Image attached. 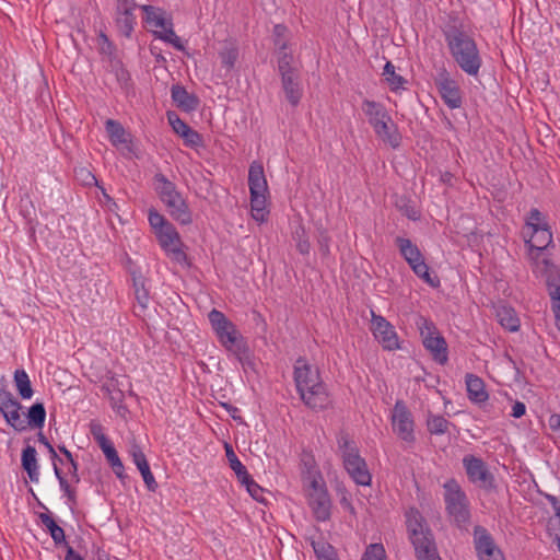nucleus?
Returning a JSON list of instances; mask_svg holds the SVG:
<instances>
[{"mask_svg": "<svg viewBox=\"0 0 560 560\" xmlns=\"http://www.w3.org/2000/svg\"><path fill=\"white\" fill-rule=\"evenodd\" d=\"M443 35L452 58L458 68L470 77H477L482 58L475 38L462 25L448 24Z\"/></svg>", "mask_w": 560, "mask_h": 560, "instance_id": "obj_1", "label": "nucleus"}, {"mask_svg": "<svg viewBox=\"0 0 560 560\" xmlns=\"http://www.w3.org/2000/svg\"><path fill=\"white\" fill-rule=\"evenodd\" d=\"M406 526L417 560H441L432 530L417 509L406 512Z\"/></svg>", "mask_w": 560, "mask_h": 560, "instance_id": "obj_2", "label": "nucleus"}, {"mask_svg": "<svg viewBox=\"0 0 560 560\" xmlns=\"http://www.w3.org/2000/svg\"><path fill=\"white\" fill-rule=\"evenodd\" d=\"M221 345L243 364L249 363V350L236 326L220 311L213 308L208 315Z\"/></svg>", "mask_w": 560, "mask_h": 560, "instance_id": "obj_3", "label": "nucleus"}, {"mask_svg": "<svg viewBox=\"0 0 560 560\" xmlns=\"http://www.w3.org/2000/svg\"><path fill=\"white\" fill-rule=\"evenodd\" d=\"M362 110L368 117L369 124L373 127L375 135L392 148H398L401 137L384 105L364 100Z\"/></svg>", "mask_w": 560, "mask_h": 560, "instance_id": "obj_4", "label": "nucleus"}, {"mask_svg": "<svg viewBox=\"0 0 560 560\" xmlns=\"http://www.w3.org/2000/svg\"><path fill=\"white\" fill-rule=\"evenodd\" d=\"M155 190L166 206L170 215L183 225L192 222L191 212L182 194L176 189L174 183L168 180L162 173L154 176Z\"/></svg>", "mask_w": 560, "mask_h": 560, "instance_id": "obj_5", "label": "nucleus"}, {"mask_svg": "<svg viewBox=\"0 0 560 560\" xmlns=\"http://www.w3.org/2000/svg\"><path fill=\"white\" fill-rule=\"evenodd\" d=\"M527 256L530 261L533 272L537 277H547L551 308L555 313L556 325L558 329H560V279H551L555 266L547 257L545 250L529 249Z\"/></svg>", "mask_w": 560, "mask_h": 560, "instance_id": "obj_6", "label": "nucleus"}, {"mask_svg": "<svg viewBox=\"0 0 560 560\" xmlns=\"http://www.w3.org/2000/svg\"><path fill=\"white\" fill-rule=\"evenodd\" d=\"M338 446L341 452L343 466L351 479L359 486H370L372 476L366 462L360 456L359 450L347 434L338 438Z\"/></svg>", "mask_w": 560, "mask_h": 560, "instance_id": "obj_7", "label": "nucleus"}, {"mask_svg": "<svg viewBox=\"0 0 560 560\" xmlns=\"http://www.w3.org/2000/svg\"><path fill=\"white\" fill-rule=\"evenodd\" d=\"M443 488L447 514L458 526L465 525L470 517L469 502L466 493L455 479L447 480Z\"/></svg>", "mask_w": 560, "mask_h": 560, "instance_id": "obj_8", "label": "nucleus"}, {"mask_svg": "<svg viewBox=\"0 0 560 560\" xmlns=\"http://www.w3.org/2000/svg\"><path fill=\"white\" fill-rule=\"evenodd\" d=\"M21 404L14 398L11 392L0 389V411L5 420L18 431H23L27 427H35V404L32 405L26 413L21 415Z\"/></svg>", "mask_w": 560, "mask_h": 560, "instance_id": "obj_9", "label": "nucleus"}, {"mask_svg": "<svg viewBox=\"0 0 560 560\" xmlns=\"http://www.w3.org/2000/svg\"><path fill=\"white\" fill-rule=\"evenodd\" d=\"M306 490L307 503L313 516L318 522H326L331 515V500L320 475H311Z\"/></svg>", "mask_w": 560, "mask_h": 560, "instance_id": "obj_10", "label": "nucleus"}, {"mask_svg": "<svg viewBox=\"0 0 560 560\" xmlns=\"http://www.w3.org/2000/svg\"><path fill=\"white\" fill-rule=\"evenodd\" d=\"M293 56L283 52L278 56V72L281 77L282 90L292 106H296L302 97V88L299 70L292 65Z\"/></svg>", "mask_w": 560, "mask_h": 560, "instance_id": "obj_11", "label": "nucleus"}, {"mask_svg": "<svg viewBox=\"0 0 560 560\" xmlns=\"http://www.w3.org/2000/svg\"><path fill=\"white\" fill-rule=\"evenodd\" d=\"M417 326L422 337L424 348L431 353L432 358L440 364H445L448 360L447 345L435 325L423 316L417 320Z\"/></svg>", "mask_w": 560, "mask_h": 560, "instance_id": "obj_12", "label": "nucleus"}, {"mask_svg": "<svg viewBox=\"0 0 560 560\" xmlns=\"http://www.w3.org/2000/svg\"><path fill=\"white\" fill-rule=\"evenodd\" d=\"M463 465L470 482L485 490L494 489V476L481 458L466 455Z\"/></svg>", "mask_w": 560, "mask_h": 560, "instance_id": "obj_13", "label": "nucleus"}, {"mask_svg": "<svg viewBox=\"0 0 560 560\" xmlns=\"http://www.w3.org/2000/svg\"><path fill=\"white\" fill-rule=\"evenodd\" d=\"M392 427L394 432L405 442L415 441V422L411 412L402 400H397L392 411Z\"/></svg>", "mask_w": 560, "mask_h": 560, "instance_id": "obj_14", "label": "nucleus"}, {"mask_svg": "<svg viewBox=\"0 0 560 560\" xmlns=\"http://www.w3.org/2000/svg\"><path fill=\"white\" fill-rule=\"evenodd\" d=\"M156 237L161 247L173 260L179 264L186 260V254L182 249L180 236L173 224L164 225V230L159 231Z\"/></svg>", "mask_w": 560, "mask_h": 560, "instance_id": "obj_15", "label": "nucleus"}, {"mask_svg": "<svg viewBox=\"0 0 560 560\" xmlns=\"http://www.w3.org/2000/svg\"><path fill=\"white\" fill-rule=\"evenodd\" d=\"M294 381L298 393L324 383L320 378L318 368L307 363L303 358H299L294 364Z\"/></svg>", "mask_w": 560, "mask_h": 560, "instance_id": "obj_16", "label": "nucleus"}, {"mask_svg": "<svg viewBox=\"0 0 560 560\" xmlns=\"http://www.w3.org/2000/svg\"><path fill=\"white\" fill-rule=\"evenodd\" d=\"M474 540L479 560H504L503 553L495 546L491 535L485 527H475Z\"/></svg>", "mask_w": 560, "mask_h": 560, "instance_id": "obj_17", "label": "nucleus"}, {"mask_svg": "<svg viewBox=\"0 0 560 560\" xmlns=\"http://www.w3.org/2000/svg\"><path fill=\"white\" fill-rule=\"evenodd\" d=\"M372 331L384 349L395 350L399 348L398 336L394 326L383 316L375 315L374 312H372Z\"/></svg>", "mask_w": 560, "mask_h": 560, "instance_id": "obj_18", "label": "nucleus"}, {"mask_svg": "<svg viewBox=\"0 0 560 560\" xmlns=\"http://www.w3.org/2000/svg\"><path fill=\"white\" fill-rule=\"evenodd\" d=\"M435 84L444 103L451 108H459L462 106V95L458 84L453 80L446 70L439 73Z\"/></svg>", "mask_w": 560, "mask_h": 560, "instance_id": "obj_19", "label": "nucleus"}, {"mask_svg": "<svg viewBox=\"0 0 560 560\" xmlns=\"http://www.w3.org/2000/svg\"><path fill=\"white\" fill-rule=\"evenodd\" d=\"M303 402L313 410H323L331 405L330 395L325 383L314 386V388L300 392Z\"/></svg>", "mask_w": 560, "mask_h": 560, "instance_id": "obj_20", "label": "nucleus"}, {"mask_svg": "<svg viewBox=\"0 0 560 560\" xmlns=\"http://www.w3.org/2000/svg\"><path fill=\"white\" fill-rule=\"evenodd\" d=\"M129 454L131 455L135 465L139 469L148 490L155 491L158 488V482L151 472L149 463L140 446L132 444L129 448Z\"/></svg>", "mask_w": 560, "mask_h": 560, "instance_id": "obj_21", "label": "nucleus"}, {"mask_svg": "<svg viewBox=\"0 0 560 560\" xmlns=\"http://www.w3.org/2000/svg\"><path fill=\"white\" fill-rule=\"evenodd\" d=\"M525 243L529 249L546 250L552 243V233L549 225L524 232Z\"/></svg>", "mask_w": 560, "mask_h": 560, "instance_id": "obj_22", "label": "nucleus"}, {"mask_svg": "<svg viewBox=\"0 0 560 560\" xmlns=\"http://www.w3.org/2000/svg\"><path fill=\"white\" fill-rule=\"evenodd\" d=\"M248 186L250 195L267 194L268 184L260 162L254 161L248 170Z\"/></svg>", "mask_w": 560, "mask_h": 560, "instance_id": "obj_23", "label": "nucleus"}, {"mask_svg": "<svg viewBox=\"0 0 560 560\" xmlns=\"http://www.w3.org/2000/svg\"><path fill=\"white\" fill-rule=\"evenodd\" d=\"M171 94L176 106L185 112L196 110L199 105L198 97L188 93V91L182 85H173Z\"/></svg>", "mask_w": 560, "mask_h": 560, "instance_id": "obj_24", "label": "nucleus"}, {"mask_svg": "<svg viewBox=\"0 0 560 560\" xmlns=\"http://www.w3.org/2000/svg\"><path fill=\"white\" fill-rule=\"evenodd\" d=\"M466 387L468 397L471 401L480 404L488 399V393L486 392L485 383L479 376L475 374H467Z\"/></svg>", "mask_w": 560, "mask_h": 560, "instance_id": "obj_25", "label": "nucleus"}, {"mask_svg": "<svg viewBox=\"0 0 560 560\" xmlns=\"http://www.w3.org/2000/svg\"><path fill=\"white\" fill-rule=\"evenodd\" d=\"M412 271L422 279L425 283L435 288L440 284L438 278H432L429 272V266L427 265L423 255H419L417 257L410 258L406 260Z\"/></svg>", "mask_w": 560, "mask_h": 560, "instance_id": "obj_26", "label": "nucleus"}, {"mask_svg": "<svg viewBox=\"0 0 560 560\" xmlns=\"http://www.w3.org/2000/svg\"><path fill=\"white\" fill-rule=\"evenodd\" d=\"M105 128L113 145L127 144L129 142V133L119 121L107 119Z\"/></svg>", "mask_w": 560, "mask_h": 560, "instance_id": "obj_27", "label": "nucleus"}, {"mask_svg": "<svg viewBox=\"0 0 560 560\" xmlns=\"http://www.w3.org/2000/svg\"><path fill=\"white\" fill-rule=\"evenodd\" d=\"M497 317L502 327L509 331H517L520 328V318L515 311L509 306H500L497 310Z\"/></svg>", "mask_w": 560, "mask_h": 560, "instance_id": "obj_28", "label": "nucleus"}, {"mask_svg": "<svg viewBox=\"0 0 560 560\" xmlns=\"http://www.w3.org/2000/svg\"><path fill=\"white\" fill-rule=\"evenodd\" d=\"M103 453L105 454L106 459L112 466L113 471L119 479H124L125 476V468L124 465L117 454V451L115 450L114 445L110 443V441L104 443L103 445H100Z\"/></svg>", "mask_w": 560, "mask_h": 560, "instance_id": "obj_29", "label": "nucleus"}, {"mask_svg": "<svg viewBox=\"0 0 560 560\" xmlns=\"http://www.w3.org/2000/svg\"><path fill=\"white\" fill-rule=\"evenodd\" d=\"M141 9L145 13V21L150 26L162 30L172 23L171 20L165 18V12L159 8L142 5Z\"/></svg>", "mask_w": 560, "mask_h": 560, "instance_id": "obj_30", "label": "nucleus"}, {"mask_svg": "<svg viewBox=\"0 0 560 560\" xmlns=\"http://www.w3.org/2000/svg\"><path fill=\"white\" fill-rule=\"evenodd\" d=\"M38 518L46 526L56 545L66 542L65 530L56 523V521L49 514L39 513Z\"/></svg>", "mask_w": 560, "mask_h": 560, "instance_id": "obj_31", "label": "nucleus"}, {"mask_svg": "<svg viewBox=\"0 0 560 560\" xmlns=\"http://www.w3.org/2000/svg\"><path fill=\"white\" fill-rule=\"evenodd\" d=\"M219 57L221 59L222 67L226 71H231L238 58L237 46L233 43H226L219 51Z\"/></svg>", "mask_w": 560, "mask_h": 560, "instance_id": "obj_32", "label": "nucleus"}, {"mask_svg": "<svg viewBox=\"0 0 560 560\" xmlns=\"http://www.w3.org/2000/svg\"><path fill=\"white\" fill-rule=\"evenodd\" d=\"M37 441L40 442L46 447V450L50 454L51 459L56 460V458L58 457L56 451L54 450L51 444L47 441V439L43 435V433L40 431L37 432ZM54 467H55L56 476L59 479L61 489L68 494L69 498H71L72 491L70 489V486L67 482V480L60 475L56 462H54Z\"/></svg>", "mask_w": 560, "mask_h": 560, "instance_id": "obj_33", "label": "nucleus"}, {"mask_svg": "<svg viewBox=\"0 0 560 560\" xmlns=\"http://www.w3.org/2000/svg\"><path fill=\"white\" fill-rule=\"evenodd\" d=\"M14 383L20 396L23 399H30L33 396V388L30 377L23 369H18L14 372Z\"/></svg>", "mask_w": 560, "mask_h": 560, "instance_id": "obj_34", "label": "nucleus"}, {"mask_svg": "<svg viewBox=\"0 0 560 560\" xmlns=\"http://www.w3.org/2000/svg\"><path fill=\"white\" fill-rule=\"evenodd\" d=\"M451 422L443 416L430 413L427 419L428 431L431 434L441 435L447 432Z\"/></svg>", "mask_w": 560, "mask_h": 560, "instance_id": "obj_35", "label": "nucleus"}, {"mask_svg": "<svg viewBox=\"0 0 560 560\" xmlns=\"http://www.w3.org/2000/svg\"><path fill=\"white\" fill-rule=\"evenodd\" d=\"M115 23L119 31V33L126 37H130L133 32V27L136 24V15L135 14H125L115 12Z\"/></svg>", "mask_w": 560, "mask_h": 560, "instance_id": "obj_36", "label": "nucleus"}, {"mask_svg": "<svg viewBox=\"0 0 560 560\" xmlns=\"http://www.w3.org/2000/svg\"><path fill=\"white\" fill-rule=\"evenodd\" d=\"M153 35L162 39L171 45L177 50H184V45L182 44L180 38L175 34L173 30V23H170L167 26L160 31H153Z\"/></svg>", "mask_w": 560, "mask_h": 560, "instance_id": "obj_37", "label": "nucleus"}, {"mask_svg": "<svg viewBox=\"0 0 560 560\" xmlns=\"http://www.w3.org/2000/svg\"><path fill=\"white\" fill-rule=\"evenodd\" d=\"M225 454L226 458L229 460L231 469L236 474L238 480L240 479H247L248 472L246 467L240 462L236 454L234 453L232 446L228 443H225Z\"/></svg>", "mask_w": 560, "mask_h": 560, "instance_id": "obj_38", "label": "nucleus"}, {"mask_svg": "<svg viewBox=\"0 0 560 560\" xmlns=\"http://www.w3.org/2000/svg\"><path fill=\"white\" fill-rule=\"evenodd\" d=\"M395 244L397 245L399 253L405 260L421 255L419 247L416 244H413L409 238L397 236L395 238Z\"/></svg>", "mask_w": 560, "mask_h": 560, "instance_id": "obj_39", "label": "nucleus"}, {"mask_svg": "<svg viewBox=\"0 0 560 560\" xmlns=\"http://www.w3.org/2000/svg\"><path fill=\"white\" fill-rule=\"evenodd\" d=\"M19 207H20V213L26 220V225H27V231L30 233V236L33 237L35 234V225L33 223V218H32L33 202H32L31 197L28 195H25L24 197H22L20 200Z\"/></svg>", "mask_w": 560, "mask_h": 560, "instance_id": "obj_40", "label": "nucleus"}, {"mask_svg": "<svg viewBox=\"0 0 560 560\" xmlns=\"http://www.w3.org/2000/svg\"><path fill=\"white\" fill-rule=\"evenodd\" d=\"M22 466L31 481L35 480V447L26 445L22 453Z\"/></svg>", "mask_w": 560, "mask_h": 560, "instance_id": "obj_41", "label": "nucleus"}, {"mask_svg": "<svg viewBox=\"0 0 560 560\" xmlns=\"http://www.w3.org/2000/svg\"><path fill=\"white\" fill-rule=\"evenodd\" d=\"M293 240L295 241L296 249L300 254L307 255L310 253L311 244L306 234V230L303 225L295 228L293 232Z\"/></svg>", "mask_w": 560, "mask_h": 560, "instance_id": "obj_42", "label": "nucleus"}, {"mask_svg": "<svg viewBox=\"0 0 560 560\" xmlns=\"http://www.w3.org/2000/svg\"><path fill=\"white\" fill-rule=\"evenodd\" d=\"M288 28L283 24H276L273 27V43L278 48V55L282 56L283 52H287L288 40H287Z\"/></svg>", "mask_w": 560, "mask_h": 560, "instance_id": "obj_43", "label": "nucleus"}, {"mask_svg": "<svg viewBox=\"0 0 560 560\" xmlns=\"http://www.w3.org/2000/svg\"><path fill=\"white\" fill-rule=\"evenodd\" d=\"M311 545L318 560H332L336 558V553L331 545L325 541L315 540H312Z\"/></svg>", "mask_w": 560, "mask_h": 560, "instance_id": "obj_44", "label": "nucleus"}, {"mask_svg": "<svg viewBox=\"0 0 560 560\" xmlns=\"http://www.w3.org/2000/svg\"><path fill=\"white\" fill-rule=\"evenodd\" d=\"M383 75L393 90L401 88L405 83V79L395 72V67L390 61H387L384 66Z\"/></svg>", "mask_w": 560, "mask_h": 560, "instance_id": "obj_45", "label": "nucleus"}, {"mask_svg": "<svg viewBox=\"0 0 560 560\" xmlns=\"http://www.w3.org/2000/svg\"><path fill=\"white\" fill-rule=\"evenodd\" d=\"M544 226H548V223L545 221L542 213L538 209L533 208L526 218L525 232Z\"/></svg>", "mask_w": 560, "mask_h": 560, "instance_id": "obj_46", "label": "nucleus"}, {"mask_svg": "<svg viewBox=\"0 0 560 560\" xmlns=\"http://www.w3.org/2000/svg\"><path fill=\"white\" fill-rule=\"evenodd\" d=\"M361 560H387L382 544H371L366 547Z\"/></svg>", "mask_w": 560, "mask_h": 560, "instance_id": "obj_47", "label": "nucleus"}, {"mask_svg": "<svg viewBox=\"0 0 560 560\" xmlns=\"http://www.w3.org/2000/svg\"><path fill=\"white\" fill-rule=\"evenodd\" d=\"M240 481L246 486V489L253 499H255L258 502L265 501L262 495V488L259 485H257L249 475L247 479H240Z\"/></svg>", "mask_w": 560, "mask_h": 560, "instance_id": "obj_48", "label": "nucleus"}, {"mask_svg": "<svg viewBox=\"0 0 560 560\" xmlns=\"http://www.w3.org/2000/svg\"><path fill=\"white\" fill-rule=\"evenodd\" d=\"M112 70L115 72L117 81L121 86H127L130 81L129 72L124 68L120 60H112Z\"/></svg>", "mask_w": 560, "mask_h": 560, "instance_id": "obj_49", "label": "nucleus"}, {"mask_svg": "<svg viewBox=\"0 0 560 560\" xmlns=\"http://www.w3.org/2000/svg\"><path fill=\"white\" fill-rule=\"evenodd\" d=\"M149 223L154 229L155 234L159 231L164 230V225H171L172 224L162 214H160L155 210H150V212H149Z\"/></svg>", "mask_w": 560, "mask_h": 560, "instance_id": "obj_50", "label": "nucleus"}, {"mask_svg": "<svg viewBox=\"0 0 560 560\" xmlns=\"http://www.w3.org/2000/svg\"><path fill=\"white\" fill-rule=\"evenodd\" d=\"M90 433L97 442L98 446L109 441L107 436L104 434V429L100 422L92 421L90 423Z\"/></svg>", "mask_w": 560, "mask_h": 560, "instance_id": "obj_51", "label": "nucleus"}, {"mask_svg": "<svg viewBox=\"0 0 560 560\" xmlns=\"http://www.w3.org/2000/svg\"><path fill=\"white\" fill-rule=\"evenodd\" d=\"M180 137L184 139L185 143L191 148L199 147L202 143L201 136L190 127L187 128V131L182 133Z\"/></svg>", "mask_w": 560, "mask_h": 560, "instance_id": "obj_52", "label": "nucleus"}, {"mask_svg": "<svg viewBox=\"0 0 560 560\" xmlns=\"http://www.w3.org/2000/svg\"><path fill=\"white\" fill-rule=\"evenodd\" d=\"M97 44L101 54L106 55L108 57H112L114 55L115 47L104 33H101L98 35Z\"/></svg>", "mask_w": 560, "mask_h": 560, "instance_id": "obj_53", "label": "nucleus"}, {"mask_svg": "<svg viewBox=\"0 0 560 560\" xmlns=\"http://www.w3.org/2000/svg\"><path fill=\"white\" fill-rule=\"evenodd\" d=\"M137 8L136 0H116V13L135 14Z\"/></svg>", "mask_w": 560, "mask_h": 560, "instance_id": "obj_54", "label": "nucleus"}, {"mask_svg": "<svg viewBox=\"0 0 560 560\" xmlns=\"http://www.w3.org/2000/svg\"><path fill=\"white\" fill-rule=\"evenodd\" d=\"M398 207L401 213L406 215L408 219L412 221H417L420 219L419 211L409 201L402 200V205H399Z\"/></svg>", "mask_w": 560, "mask_h": 560, "instance_id": "obj_55", "label": "nucleus"}, {"mask_svg": "<svg viewBox=\"0 0 560 560\" xmlns=\"http://www.w3.org/2000/svg\"><path fill=\"white\" fill-rule=\"evenodd\" d=\"M168 121L173 130L179 136L189 128V126L175 114H168Z\"/></svg>", "mask_w": 560, "mask_h": 560, "instance_id": "obj_56", "label": "nucleus"}, {"mask_svg": "<svg viewBox=\"0 0 560 560\" xmlns=\"http://www.w3.org/2000/svg\"><path fill=\"white\" fill-rule=\"evenodd\" d=\"M60 451L65 454L66 462H63L62 459H59V462L61 464L68 466L69 472H71L73 475V478L78 482L79 481V477L77 475V464H75L71 453L68 450H66L65 447H60Z\"/></svg>", "mask_w": 560, "mask_h": 560, "instance_id": "obj_57", "label": "nucleus"}, {"mask_svg": "<svg viewBox=\"0 0 560 560\" xmlns=\"http://www.w3.org/2000/svg\"><path fill=\"white\" fill-rule=\"evenodd\" d=\"M135 292H136V299L138 303L145 307L147 303L149 301V294L148 291L144 289V287L141 284V287L138 284V282H135Z\"/></svg>", "mask_w": 560, "mask_h": 560, "instance_id": "obj_58", "label": "nucleus"}, {"mask_svg": "<svg viewBox=\"0 0 560 560\" xmlns=\"http://www.w3.org/2000/svg\"><path fill=\"white\" fill-rule=\"evenodd\" d=\"M250 208L266 210V194L250 195Z\"/></svg>", "mask_w": 560, "mask_h": 560, "instance_id": "obj_59", "label": "nucleus"}, {"mask_svg": "<svg viewBox=\"0 0 560 560\" xmlns=\"http://www.w3.org/2000/svg\"><path fill=\"white\" fill-rule=\"evenodd\" d=\"M329 242L330 238L326 232H322L318 238L319 250L324 256L329 254Z\"/></svg>", "mask_w": 560, "mask_h": 560, "instance_id": "obj_60", "label": "nucleus"}, {"mask_svg": "<svg viewBox=\"0 0 560 560\" xmlns=\"http://www.w3.org/2000/svg\"><path fill=\"white\" fill-rule=\"evenodd\" d=\"M553 529L556 530V541L559 542L560 539V508H556L555 517L550 521Z\"/></svg>", "mask_w": 560, "mask_h": 560, "instance_id": "obj_61", "label": "nucleus"}, {"mask_svg": "<svg viewBox=\"0 0 560 560\" xmlns=\"http://www.w3.org/2000/svg\"><path fill=\"white\" fill-rule=\"evenodd\" d=\"M526 412V406L524 402L522 401H515L513 407H512V417L514 418H521L525 415Z\"/></svg>", "mask_w": 560, "mask_h": 560, "instance_id": "obj_62", "label": "nucleus"}, {"mask_svg": "<svg viewBox=\"0 0 560 560\" xmlns=\"http://www.w3.org/2000/svg\"><path fill=\"white\" fill-rule=\"evenodd\" d=\"M46 411L43 404L37 402V429L40 430L44 425Z\"/></svg>", "mask_w": 560, "mask_h": 560, "instance_id": "obj_63", "label": "nucleus"}, {"mask_svg": "<svg viewBox=\"0 0 560 560\" xmlns=\"http://www.w3.org/2000/svg\"><path fill=\"white\" fill-rule=\"evenodd\" d=\"M549 427L552 431L560 433V415L553 413L548 420Z\"/></svg>", "mask_w": 560, "mask_h": 560, "instance_id": "obj_64", "label": "nucleus"}]
</instances>
